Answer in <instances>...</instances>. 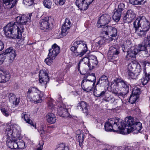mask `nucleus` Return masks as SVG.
Segmentation results:
<instances>
[{
	"label": "nucleus",
	"instance_id": "nucleus-1",
	"mask_svg": "<svg viewBox=\"0 0 150 150\" xmlns=\"http://www.w3.org/2000/svg\"><path fill=\"white\" fill-rule=\"evenodd\" d=\"M126 124L122 120L118 118H112L105 122V129L106 131L116 132L119 130L122 134L131 132L136 134L139 132L142 128V124L139 122L134 121L131 117L126 119Z\"/></svg>",
	"mask_w": 150,
	"mask_h": 150
},
{
	"label": "nucleus",
	"instance_id": "nucleus-2",
	"mask_svg": "<svg viewBox=\"0 0 150 150\" xmlns=\"http://www.w3.org/2000/svg\"><path fill=\"white\" fill-rule=\"evenodd\" d=\"M23 26L14 22H9L4 28L5 35L10 38L20 39L22 38V33L23 32Z\"/></svg>",
	"mask_w": 150,
	"mask_h": 150
},
{
	"label": "nucleus",
	"instance_id": "nucleus-3",
	"mask_svg": "<svg viewBox=\"0 0 150 150\" xmlns=\"http://www.w3.org/2000/svg\"><path fill=\"white\" fill-rule=\"evenodd\" d=\"M70 50L73 54L81 57L87 51V47L82 41H74L71 43Z\"/></svg>",
	"mask_w": 150,
	"mask_h": 150
},
{
	"label": "nucleus",
	"instance_id": "nucleus-4",
	"mask_svg": "<svg viewBox=\"0 0 150 150\" xmlns=\"http://www.w3.org/2000/svg\"><path fill=\"white\" fill-rule=\"evenodd\" d=\"M113 85L121 91L120 92L116 90H113V93L116 95L122 96L127 94L129 92V84L124 80L121 79H117L114 81Z\"/></svg>",
	"mask_w": 150,
	"mask_h": 150
},
{
	"label": "nucleus",
	"instance_id": "nucleus-5",
	"mask_svg": "<svg viewBox=\"0 0 150 150\" xmlns=\"http://www.w3.org/2000/svg\"><path fill=\"white\" fill-rule=\"evenodd\" d=\"M21 132L20 127L17 125H13L11 128L10 126H8L6 131L7 136L17 139L20 138Z\"/></svg>",
	"mask_w": 150,
	"mask_h": 150
},
{
	"label": "nucleus",
	"instance_id": "nucleus-6",
	"mask_svg": "<svg viewBox=\"0 0 150 150\" xmlns=\"http://www.w3.org/2000/svg\"><path fill=\"white\" fill-rule=\"evenodd\" d=\"M133 25L134 28H140L147 31L150 28L149 22L144 17H139L136 19Z\"/></svg>",
	"mask_w": 150,
	"mask_h": 150
},
{
	"label": "nucleus",
	"instance_id": "nucleus-7",
	"mask_svg": "<svg viewBox=\"0 0 150 150\" xmlns=\"http://www.w3.org/2000/svg\"><path fill=\"white\" fill-rule=\"evenodd\" d=\"M52 20L53 19L50 16L45 17L39 21V27L44 31H47L50 29V25Z\"/></svg>",
	"mask_w": 150,
	"mask_h": 150
},
{
	"label": "nucleus",
	"instance_id": "nucleus-8",
	"mask_svg": "<svg viewBox=\"0 0 150 150\" xmlns=\"http://www.w3.org/2000/svg\"><path fill=\"white\" fill-rule=\"evenodd\" d=\"M93 80L88 79H83L81 82V87L83 89L87 92H89L94 89L96 77L94 74L93 75Z\"/></svg>",
	"mask_w": 150,
	"mask_h": 150
},
{
	"label": "nucleus",
	"instance_id": "nucleus-9",
	"mask_svg": "<svg viewBox=\"0 0 150 150\" xmlns=\"http://www.w3.org/2000/svg\"><path fill=\"white\" fill-rule=\"evenodd\" d=\"M138 53L142 51V53L144 54V57H148L150 56V46L146 45L144 40V43L139 44L137 48Z\"/></svg>",
	"mask_w": 150,
	"mask_h": 150
},
{
	"label": "nucleus",
	"instance_id": "nucleus-10",
	"mask_svg": "<svg viewBox=\"0 0 150 150\" xmlns=\"http://www.w3.org/2000/svg\"><path fill=\"white\" fill-rule=\"evenodd\" d=\"M111 20V18L108 14H104L100 16L97 23V26L99 28L108 24Z\"/></svg>",
	"mask_w": 150,
	"mask_h": 150
},
{
	"label": "nucleus",
	"instance_id": "nucleus-11",
	"mask_svg": "<svg viewBox=\"0 0 150 150\" xmlns=\"http://www.w3.org/2000/svg\"><path fill=\"white\" fill-rule=\"evenodd\" d=\"M32 13L28 14L27 16L25 15H20L16 17V19L17 21L16 23L22 25L26 24L28 21L31 19Z\"/></svg>",
	"mask_w": 150,
	"mask_h": 150
},
{
	"label": "nucleus",
	"instance_id": "nucleus-12",
	"mask_svg": "<svg viewBox=\"0 0 150 150\" xmlns=\"http://www.w3.org/2000/svg\"><path fill=\"white\" fill-rule=\"evenodd\" d=\"M119 53L120 52L116 48L113 47H111L107 54L108 58L111 62L116 61L115 58L118 57Z\"/></svg>",
	"mask_w": 150,
	"mask_h": 150
},
{
	"label": "nucleus",
	"instance_id": "nucleus-13",
	"mask_svg": "<svg viewBox=\"0 0 150 150\" xmlns=\"http://www.w3.org/2000/svg\"><path fill=\"white\" fill-rule=\"evenodd\" d=\"M4 54V55L7 56L9 63H11L13 61L16 55L15 50L12 47L7 49Z\"/></svg>",
	"mask_w": 150,
	"mask_h": 150
},
{
	"label": "nucleus",
	"instance_id": "nucleus-14",
	"mask_svg": "<svg viewBox=\"0 0 150 150\" xmlns=\"http://www.w3.org/2000/svg\"><path fill=\"white\" fill-rule=\"evenodd\" d=\"M39 83L42 85H46L49 81L48 74L43 70L40 71L39 74Z\"/></svg>",
	"mask_w": 150,
	"mask_h": 150
},
{
	"label": "nucleus",
	"instance_id": "nucleus-15",
	"mask_svg": "<svg viewBox=\"0 0 150 150\" xmlns=\"http://www.w3.org/2000/svg\"><path fill=\"white\" fill-rule=\"evenodd\" d=\"M117 29L111 26H106L105 27L103 30V34L111 37L116 36L117 35Z\"/></svg>",
	"mask_w": 150,
	"mask_h": 150
},
{
	"label": "nucleus",
	"instance_id": "nucleus-16",
	"mask_svg": "<svg viewBox=\"0 0 150 150\" xmlns=\"http://www.w3.org/2000/svg\"><path fill=\"white\" fill-rule=\"evenodd\" d=\"M49 56L55 58L60 52V47L54 44L52 45L51 48L49 50Z\"/></svg>",
	"mask_w": 150,
	"mask_h": 150
},
{
	"label": "nucleus",
	"instance_id": "nucleus-17",
	"mask_svg": "<svg viewBox=\"0 0 150 150\" xmlns=\"http://www.w3.org/2000/svg\"><path fill=\"white\" fill-rule=\"evenodd\" d=\"M17 139L11 137L7 136L6 142L7 146L12 149H16Z\"/></svg>",
	"mask_w": 150,
	"mask_h": 150
},
{
	"label": "nucleus",
	"instance_id": "nucleus-18",
	"mask_svg": "<svg viewBox=\"0 0 150 150\" xmlns=\"http://www.w3.org/2000/svg\"><path fill=\"white\" fill-rule=\"evenodd\" d=\"M43 95V92L40 91V92L35 93L28 100L29 101H33L35 103H40L42 101Z\"/></svg>",
	"mask_w": 150,
	"mask_h": 150
},
{
	"label": "nucleus",
	"instance_id": "nucleus-19",
	"mask_svg": "<svg viewBox=\"0 0 150 150\" xmlns=\"http://www.w3.org/2000/svg\"><path fill=\"white\" fill-rule=\"evenodd\" d=\"M135 17V14L132 10H129L127 11L125 16L124 18L125 23H130Z\"/></svg>",
	"mask_w": 150,
	"mask_h": 150
},
{
	"label": "nucleus",
	"instance_id": "nucleus-20",
	"mask_svg": "<svg viewBox=\"0 0 150 150\" xmlns=\"http://www.w3.org/2000/svg\"><path fill=\"white\" fill-rule=\"evenodd\" d=\"M10 78V75L8 73L0 69V83H6Z\"/></svg>",
	"mask_w": 150,
	"mask_h": 150
},
{
	"label": "nucleus",
	"instance_id": "nucleus-21",
	"mask_svg": "<svg viewBox=\"0 0 150 150\" xmlns=\"http://www.w3.org/2000/svg\"><path fill=\"white\" fill-rule=\"evenodd\" d=\"M57 112L58 115L62 117L70 118L72 117V116L69 113L68 110L62 107L58 109Z\"/></svg>",
	"mask_w": 150,
	"mask_h": 150
},
{
	"label": "nucleus",
	"instance_id": "nucleus-22",
	"mask_svg": "<svg viewBox=\"0 0 150 150\" xmlns=\"http://www.w3.org/2000/svg\"><path fill=\"white\" fill-rule=\"evenodd\" d=\"M138 68L139 71H141V66L139 64L134 63L132 62L128 65L127 71H137L138 70Z\"/></svg>",
	"mask_w": 150,
	"mask_h": 150
},
{
	"label": "nucleus",
	"instance_id": "nucleus-23",
	"mask_svg": "<svg viewBox=\"0 0 150 150\" xmlns=\"http://www.w3.org/2000/svg\"><path fill=\"white\" fill-rule=\"evenodd\" d=\"M129 48V50L128 51L126 56V57L128 60L130 59V58H134L138 53V50L134 47H131V46H130Z\"/></svg>",
	"mask_w": 150,
	"mask_h": 150
},
{
	"label": "nucleus",
	"instance_id": "nucleus-24",
	"mask_svg": "<svg viewBox=\"0 0 150 150\" xmlns=\"http://www.w3.org/2000/svg\"><path fill=\"white\" fill-rule=\"evenodd\" d=\"M88 105L86 102L81 101L78 104L77 108L78 109L81 110L83 113L87 115L88 113Z\"/></svg>",
	"mask_w": 150,
	"mask_h": 150
},
{
	"label": "nucleus",
	"instance_id": "nucleus-25",
	"mask_svg": "<svg viewBox=\"0 0 150 150\" xmlns=\"http://www.w3.org/2000/svg\"><path fill=\"white\" fill-rule=\"evenodd\" d=\"M21 118L24 119L26 123L30 124L34 127L36 128V126L34 124L33 121L30 119L29 114L26 112H23L21 114Z\"/></svg>",
	"mask_w": 150,
	"mask_h": 150
},
{
	"label": "nucleus",
	"instance_id": "nucleus-26",
	"mask_svg": "<svg viewBox=\"0 0 150 150\" xmlns=\"http://www.w3.org/2000/svg\"><path fill=\"white\" fill-rule=\"evenodd\" d=\"M109 83L107 76L105 75H102L99 79L96 85L99 84L100 86H106Z\"/></svg>",
	"mask_w": 150,
	"mask_h": 150
},
{
	"label": "nucleus",
	"instance_id": "nucleus-27",
	"mask_svg": "<svg viewBox=\"0 0 150 150\" xmlns=\"http://www.w3.org/2000/svg\"><path fill=\"white\" fill-rule=\"evenodd\" d=\"M18 0H3L8 8H11L16 5Z\"/></svg>",
	"mask_w": 150,
	"mask_h": 150
},
{
	"label": "nucleus",
	"instance_id": "nucleus-28",
	"mask_svg": "<svg viewBox=\"0 0 150 150\" xmlns=\"http://www.w3.org/2000/svg\"><path fill=\"white\" fill-rule=\"evenodd\" d=\"M90 59L88 57H85L82 59H81L78 63V69L80 73L81 74V71H80V64L81 63H83V64H85V68H87L88 67H90V64H89V61Z\"/></svg>",
	"mask_w": 150,
	"mask_h": 150
},
{
	"label": "nucleus",
	"instance_id": "nucleus-29",
	"mask_svg": "<svg viewBox=\"0 0 150 150\" xmlns=\"http://www.w3.org/2000/svg\"><path fill=\"white\" fill-rule=\"evenodd\" d=\"M47 122L49 123L53 124L55 123L56 118L55 115L52 113H48L46 116Z\"/></svg>",
	"mask_w": 150,
	"mask_h": 150
},
{
	"label": "nucleus",
	"instance_id": "nucleus-30",
	"mask_svg": "<svg viewBox=\"0 0 150 150\" xmlns=\"http://www.w3.org/2000/svg\"><path fill=\"white\" fill-rule=\"evenodd\" d=\"M40 91L36 87H31L28 89L27 92V98L28 100L30 98V94L32 93L33 95L36 93H39Z\"/></svg>",
	"mask_w": 150,
	"mask_h": 150
},
{
	"label": "nucleus",
	"instance_id": "nucleus-31",
	"mask_svg": "<svg viewBox=\"0 0 150 150\" xmlns=\"http://www.w3.org/2000/svg\"><path fill=\"white\" fill-rule=\"evenodd\" d=\"M141 71H139V69L137 71H127L128 77L129 79H136L137 76L139 74Z\"/></svg>",
	"mask_w": 150,
	"mask_h": 150
},
{
	"label": "nucleus",
	"instance_id": "nucleus-32",
	"mask_svg": "<svg viewBox=\"0 0 150 150\" xmlns=\"http://www.w3.org/2000/svg\"><path fill=\"white\" fill-rule=\"evenodd\" d=\"M98 62L96 56H93L90 58L89 61V64H90V67H88V68L90 69H92L94 67L97 65Z\"/></svg>",
	"mask_w": 150,
	"mask_h": 150
},
{
	"label": "nucleus",
	"instance_id": "nucleus-33",
	"mask_svg": "<svg viewBox=\"0 0 150 150\" xmlns=\"http://www.w3.org/2000/svg\"><path fill=\"white\" fill-rule=\"evenodd\" d=\"M11 96L9 98V101L15 105H17L20 102V100L19 98H17L16 96L13 93H11Z\"/></svg>",
	"mask_w": 150,
	"mask_h": 150
},
{
	"label": "nucleus",
	"instance_id": "nucleus-34",
	"mask_svg": "<svg viewBox=\"0 0 150 150\" xmlns=\"http://www.w3.org/2000/svg\"><path fill=\"white\" fill-rule=\"evenodd\" d=\"M135 32L137 33L138 35L140 37H143L146 34L148 31L143 30L141 28H135Z\"/></svg>",
	"mask_w": 150,
	"mask_h": 150
},
{
	"label": "nucleus",
	"instance_id": "nucleus-35",
	"mask_svg": "<svg viewBox=\"0 0 150 150\" xmlns=\"http://www.w3.org/2000/svg\"><path fill=\"white\" fill-rule=\"evenodd\" d=\"M150 79V74L145 73V76L141 79V82L143 85L146 84Z\"/></svg>",
	"mask_w": 150,
	"mask_h": 150
},
{
	"label": "nucleus",
	"instance_id": "nucleus-36",
	"mask_svg": "<svg viewBox=\"0 0 150 150\" xmlns=\"http://www.w3.org/2000/svg\"><path fill=\"white\" fill-rule=\"evenodd\" d=\"M16 149H24L25 148V144L24 142L22 140H17L16 141Z\"/></svg>",
	"mask_w": 150,
	"mask_h": 150
},
{
	"label": "nucleus",
	"instance_id": "nucleus-37",
	"mask_svg": "<svg viewBox=\"0 0 150 150\" xmlns=\"http://www.w3.org/2000/svg\"><path fill=\"white\" fill-rule=\"evenodd\" d=\"M129 2L133 5L143 4L146 2V0H129Z\"/></svg>",
	"mask_w": 150,
	"mask_h": 150
},
{
	"label": "nucleus",
	"instance_id": "nucleus-38",
	"mask_svg": "<svg viewBox=\"0 0 150 150\" xmlns=\"http://www.w3.org/2000/svg\"><path fill=\"white\" fill-rule=\"evenodd\" d=\"M128 44L123 45L122 46V50L124 52H127V53L129 50V47L131 46V43L129 40L126 41V43Z\"/></svg>",
	"mask_w": 150,
	"mask_h": 150
},
{
	"label": "nucleus",
	"instance_id": "nucleus-39",
	"mask_svg": "<svg viewBox=\"0 0 150 150\" xmlns=\"http://www.w3.org/2000/svg\"><path fill=\"white\" fill-rule=\"evenodd\" d=\"M121 13L120 12L116 11L114 13L113 16V19L116 22L118 21L121 17Z\"/></svg>",
	"mask_w": 150,
	"mask_h": 150
},
{
	"label": "nucleus",
	"instance_id": "nucleus-40",
	"mask_svg": "<svg viewBox=\"0 0 150 150\" xmlns=\"http://www.w3.org/2000/svg\"><path fill=\"white\" fill-rule=\"evenodd\" d=\"M70 27L63 25H62V28L61 34L63 36H65L69 31Z\"/></svg>",
	"mask_w": 150,
	"mask_h": 150
},
{
	"label": "nucleus",
	"instance_id": "nucleus-41",
	"mask_svg": "<svg viewBox=\"0 0 150 150\" xmlns=\"http://www.w3.org/2000/svg\"><path fill=\"white\" fill-rule=\"evenodd\" d=\"M76 137L77 140L79 142V145L81 146L82 145V143L83 141V135L82 133H80L76 135Z\"/></svg>",
	"mask_w": 150,
	"mask_h": 150
},
{
	"label": "nucleus",
	"instance_id": "nucleus-42",
	"mask_svg": "<svg viewBox=\"0 0 150 150\" xmlns=\"http://www.w3.org/2000/svg\"><path fill=\"white\" fill-rule=\"evenodd\" d=\"M55 58L53 57L52 56H49L48 54L47 58L45 60V62L48 65H50L53 62V60H54Z\"/></svg>",
	"mask_w": 150,
	"mask_h": 150
},
{
	"label": "nucleus",
	"instance_id": "nucleus-43",
	"mask_svg": "<svg viewBox=\"0 0 150 150\" xmlns=\"http://www.w3.org/2000/svg\"><path fill=\"white\" fill-rule=\"evenodd\" d=\"M139 97L138 96L132 94L130 96L129 101L131 104H133L135 102Z\"/></svg>",
	"mask_w": 150,
	"mask_h": 150
},
{
	"label": "nucleus",
	"instance_id": "nucleus-44",
	"mask_svg": "<svg viewBox=\"0 0 150 150\" xmlns=\"http://www.w3.org/2000/svg\"><path fill=\"white\" fill-rule=\"evenodd\" d=\"M108 40V39L106 38L103 37L101 38L97 43V44H98V46H99V47H100L105 43L107 42Z\"/></svg>",
	"mask_w": 150,
	"mask_h": 150
},
{
	"label": "nucleus",
	"instance_id": "nucleus-45",
	"mask_svg": "<svg viewBox=\"0 0 150 150\" xmlns=\"http://www.w3.org/2000/svg\"><path fill=\"white\" fill-rule=\"evenodd\" d=\"M43 4L45 7L50 8L52 6V2L50 0H44L43 1Z\"/></svg>",
	"mask_w": 150,
	"mask_h": 150
},
{
	"label": "nucleus",
	"instance_id": "nucleus-46",
	"mask_svg": "<svg viewBox=\"0 0 150 150\" xmlns=\"http://www.w3.org/2000/svg\"><path fill=\"white\" fill-rule=\"evenodd\" d=\"M88 7V5L85 1L78 8L80 10H86Z\"/></svg>",
	"mask_w": 150,
	"mask_h": 150
},
{
	"label": "nucleus",
	"instance_id": "nucleus-47",
	"mask_svg": "<svg viewBox=\"0 0 150 150\" xmlns=\"http://www.w3.org/2000/svg\"><path fill=\"white\" fill-rule=\"evenodd\" d=\"M140 89L139 88L137 87H135L134 88L132 91V94L139 97V95L140 93Z\"/></svg>",
	"mask_w": 150,
	"mask_h": 150
},
{
	"label": "nucleus",
	"instance_id": "nucleus-48",
	"mask_svg": "<svg viewBox=\"0 0 150 150\" xmlns=\"http://www.w3.org/2000/svg\"><path fill=\"white\" fill-rule=\"evenodd\" d=\"M1 110L3 114L6 116H8L10 115V112L9 110H7V109H5L4 108H1Z\"/></svg>",
	"mask_w": 150,
	"mask_h": 150
},
{
	"label": "nucleus",
	"instance_id": "nucleus-49",
	"mask_svg": "<svg viewBox=\"0 0 150 150\" xmlns=\"http://www.w3.org/2000/svg\"><path fill=\"white\" fill-rule=\"evenodd\" d=\"M55 150H69L68 147H65V145L63 144H59Z\"/></svg>",
	"mask_w": 150,
	"mask_h": 150
},
{
	"label": "nucleus",
	"instance_id": "nucleus-50",
	"mask_svg": "<svg viewBox=\"0 0 150 150\" xmlns=\"http://www.w3.org/2000/svg\"><path fill=\"white\" fill-rule=\"evenodd\" d=\"M39 132L41 137L43 138L47 137V135L48 134V132L45 131L43 129L40 130Z\"/></svg>",
	"mask_w": 150,
	"mask_h": 150
},
{
	"label": "nucleus",
	"instance_id": "nucleus-51",
	"mask_svg": "<svg viewBox=\"0 0 150 150\" xmlns=\"http://www.w3.org/2000/svg\"><path fill=\"white\" fill-rule=\"evenodd\" d=\"M97 86H96L95 88L93 90V93L94 95L96 97H100V91L99 89L97 88Z\"/></svg>",
	"mask_w": 150,
	"mask_h": 150
},
{
	"label": "nucleus",
	"instance_id": "nucleus-52",
	"mask_svg": "<svg viewBox=\"0 0 150 150\" xmlns=\"http://www.w3.org/2000/svg\"><path fill=\"white\" fill-rule=\"evenodd\" d=\"M55 4L57 5H62L65 2V0H53Z\"/></svg>",
	"mask_w": 150,
	"mask_h": 150
},
{
	"label": "nucleus",
	"instance_id": "nucleus-53",
	"mask_svg": "<svg viewBox=\"0 0 150 150\" xmlns=\"http://www.w3.org/2000/svg\"><path fill=\"white\" fill-rule=\"evenodd\" d=\"M34 0H23V3L28 6H30L32 5Z\"/></svg>",
	"mask_w": 150,
	"mask_h": 150
},
{
	"label": "nucleus",
	"instance_id": "nucleus-54",
	"mask_svg": "<svg viewBox=\"0 0 150 150\" xmlns=\"http://www.w3.org/2000/svg\"><path fill=\"white\" fill-rule=\"evenodd\" d=\"M124 7V4L122 3H120L118 6V9L117 11L120 12L121 13L122 11L123 10Z\"/></svg>",
	"mask_w": 150,
	"mask_h": 150
},
{
	"label": "nucleus",
	"instance_id": "nucleus-55",
	"mask_svg": "<svg viewBox=\"0 0 150 150\" xmlns=\"http://www.w3.org/2000/svg\"><path fill=\"white\" fill-rule=\"evenodd\" d=\"M71 23L69 19L66 18L65 19V22L63 25L68 26L69 27H71Z\"/></svg>",
	"mask_w": 150,
	"mask_h": 150
},
{
	"label": "nucleus",
	"instance_id": "nucleus-56",
	"mask_svg": "<svg viewBox=\"0 0 150 150\" xmlns=\"http://www.w3.org/2000/svg\"><path fill=\"white\" fill-rule=\"evenodd\" d=\"M86 0H76V5L78 8H79L80 6Z\"/></svg>",
	"mask_w": 150,
	"mask_h": 150
},
{
	"label": "nucleus",
	"instance_id": "nucleus-57",
	"mask_svg": "<svg viewBox=\"0 0 150 150\" xmlns=\"http://www.w3.org/2000/svg\"><path fill=\"white\" fill-rule=\"evenodd\" d=\"M48 108L52 110L54 109V105L53 103L51 101H49L48 103Z\"/></svg>",
	"mask_w": 150,
	"mask_h": 150
},
{
	"label": "nucleus",
	"instance_id": "nucleus-58",
	"mask_svg": "<svg viewBox=\"0 0 150 150\" xmlns=\"http://www.w3.org/2000/svg\"><path fill=\"white\" fill-rule=\"evenodd\" d=\"M121 102V101L120 100H119L117 99H113V102L112 103L113 105H114L115 106L117 105V107H118V103L120 102Z\"/></svg>",
	"mask_w": 150,
	"mask_h": 150
},
{
	"label": "nucleus",
	"instance_id": "nucleus-59",
	"mask_svg": "<svg viewBox=\"0 0 150 150\" xmlns=\"http://www.w3.org/2000/svg\"><path fill=\"white\" fill-rule=\"evenodd\" d=\"M6 12V10L5 7L0 6V13L2 14L5 13Z\"/></svg>",
	"mask_w": 150,
	"mask_h": 150
},
{
	"label": "nucleus",
	"instance_id": "nucleus-60",
	"mask_svg": "<svg viewBox=\"0 0 150 150\" xmlns=\"http://www.w3.org/2000/svg\"><path fill=\"white\" fill-rule=\"evenodd\" d=\"M114 98L111 96L108 97H106L105 98V100L106 101L110 102L111 103H112V102L113 101V100Z\"/></svg>",
	"mask_w": 150,
	"mask_h": 150
},
{
	"label": "nucleus",
	"instance_id": "nucleus-61",
	"mask_svg": "<svg viewBox=\"0 0 150 150\" xmlns=\"http://www.w3.org/2000/svg\"><path fill=\"white\" fill-rule=\"evenodd\" d=\"M43 144L44 143L43 142H40L39 143L40 146L37 148V150H42L43 148Z\"/></svg>",
	"mask_w": 150,
	"mask_h": 150
},
{
	"label": "nucleus",
	"instance_id": "nucleus-62",
	"mask_svg": "<svg viewBox=\"0 0 150 150\" xmlns=\"http://www.w3.org/2000/svg\"><path fill=\"white\" fill-rule=\"evenodd\" d=\"M6 56L5 57L2 56V57H1L0 58V64L1 65L4 62L5 60V59H6Z\"/></svg>",
	"mask_w": 150,
	"mask_h": 150
},
{
	"label": "nucleus",
	"instance_id": "nucleus-63",
	"mask_svg": "<svg viewBox=\"0 0 150 150\" xmlns=\"http://www.w3.org/2000/svg\"><path fill=\"white\" fill-rule=\"evenodd\" d=\"M4 47V45L3 42L0 40V51L3 50Z\"/></svg>",
	"mask_w": 150,
	"mask_h": 150
},
{
	"label": "nucleus",
	"instance_id": "nucleus-64",
	"mask_svg": "<svg viewBox=\"0 0 150 150\" xmlns=\"http://www.w3.org/2000/svg\"><path fill=\"white\" fill-rule=\"evenodd\" d=\"M105 91H100V96H103L105 94Z\"/></svg>",
	"mask_w": 150,
	"mask_h": 150
}]
</instances>
